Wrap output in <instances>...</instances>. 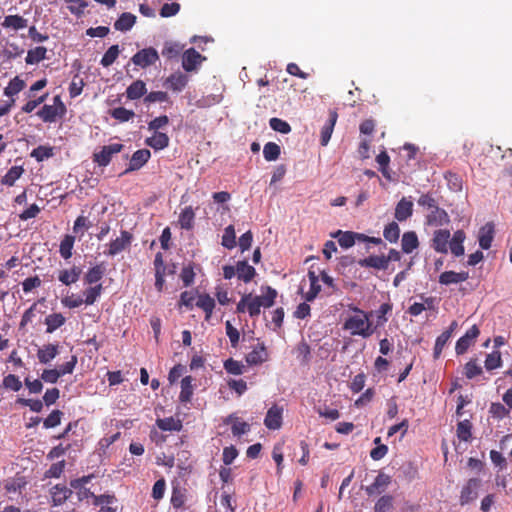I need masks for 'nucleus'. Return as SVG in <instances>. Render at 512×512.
<instances>
[{
    "label": "nucleus",
    "instance_id": "obj_18",
    "mask_svg": "<svg viewBox=\"0 0 512 512\" xmlns=\"http://www.w3.org/2000/svg\"><path fill=\"white\" fill-rule=\"evenodd\" d=\"M72 494V490L65 485L57 484L51 489L54 506L63 504Z\"/></svg>",
    "mask_w": 512,
    "mask_h": 512
},
{
    "label": "nucleus",
    "instance_id": "obj_27",
    "mask_svg": "<svg viewBox=\"0 0 512 512\" xmlns=\"http://www.w3.org/2000/svg\"><path fill=\"white\" fill-rule=\"evenodd\" d=\"M196 306L205 312V319L209 320L215 308V301L208 294H202L198 296Z\"/></svg>",
    "mask_w": 512,
    "mask_h": 512
},
{
    "label": "nucleus",
    "instance_id": "obj_22",
    "mask_svg": "<svg viewBox=\"0 0 512 512\" xmlns=\"http://www.w3.org/2000/svg\"><path fill=\"white\" fill-rule=\"evenodd\" d=\"M494 236V226L492 223H487L479 231V245L482 249H489L491 247Z\"/></svg>",
    "mask_w": 512,
    "mask_h": 512
},
{
    "label": "nucleus",
    "instance_id": "obj_35",
    "mask_svg": "<svg viewBox=\"0 0 512 512\" xmlns=\"http://www.w3.org/2000/svg\"><path fill=\"white\" fill-rule=\"evenodd\" d=\"M402 250L409 254L418 247V238L415 232H406L402 236Z\"/></svg>",
    "mask_w": 512,
    "mask_h": 512
},
{
    "label": "nucleus",
    "instance_id": "obj_31",
    "mask_svg": "<svg viewBox=\"0 0 512 512\" xmlns=\"http://www.w3.org/2000/svg\"><path fill=\"white\" fill-rule=\"evenodd\" d=\"M256 271L254 267L249 265L246 261H239L237 263V276L240 280L248 283L254 277Z\"/></svg>",
    "mask_w": 512,
    "mask_h": 512
},
{
    "label": "nucleus",
    "instance_id": "obj_58",
    "mask_svg": "<svg viewBox=\"0 0 512 512\" xmlns=\"http://www.w3.org/2000/svg\"><path fill=\"white\" fill-rule=\"evenodd\" d=\"M134 112L123 107L115 108L112 111V117L120 122H127L134 117Z\"/></svg>",
    "mask_w": 512,
    "mask_h": 512
},
{
    "label": "nucleus",
    "instance_id": "obj_60",
    "mask_svg": "<svg viewBox=\"0 0 512 512\" xmlns=\"http://www.w3.org/2000/svg\"><path fill=\"white\" fill-rule=\"evenodd\" d=\"M63 413L60 410H54L50 413V415L43 421L44 427L54 428L61 423V417Z\"/></svg>",
    "mask_w": 512,
    "mask_h": 512
},
{
    "label": "nucleus",
    "instance_id": "obj_45",
    "mask_svg": "<svg viewBox=\"0 0 512 512\" xmlns=\"http://www.w3.org/2000/svg\"><path fill=\"white\" fill-rule=\"evenodd\" d=\"M221 244L230 250L236 246V235L233 225H229L224 229Z\"/></svg>",
    "mask_w": 512,
    "mask_h": 512
},
{
    "label": "nucleus",
    "instance_id": "obj_5",
    "mask_svg": "<svg viewBox=\"0 0 512 512\" xmlns=\"http://www.w3.org/2000/svg\"><path fill=\"white\" fill-rule=\"evenodd\" d=\"M66 113V107L64 104L58 106L44 105L38 112L37 115L48 123L56 121L57 117H62Z\"/></svg>",
    "mask_w": 512,
    "mask_h": 512
},
{
    "label": "nucleus",
    "instance_id": "obj_28",
    "mask_svg": "<svg viewBox=\"0 0 512 512\" xmlns=\"http://www.w3.org/2000/svg\"><path fill=\"white\" fill-rule=\"evenodd\" d=\"M170 88L176 92H180L188 83V76L182 72L172 74L166 81Z\"/></svg>",
    "mask_w": 512,
    "mask_h": 512
},
{
    "label": "nucleus",
    "instance_id": "obj_36",
    "mask_svg": "<svg viewBox=\"0 0 512 512\" xmlns=\"http://www.w3.org/2000/svg\"><path fill=\"white\" fill-rule=\"evenodd\" d=\"M47 49L43 46L30 49L27 53L25 61L27 64H37L46 58Z\"/></svg>",
    "mask_w": 512,
    "mask_h": 512
},
{
    "label": "nucleus",
    "instance_id": "obj_37",
    "mask_svg": "<svg viewBox=\"0 0 512 512\" xmlns=\"http://www.w3.org/2000/svg\"><path fill=\"white\" fill-rule=\"evenodd\" d=\"M157 426L163 431H180L182 429V422L173 417H167L158 419Z\"/></svg>",
    "mask_w": 512,
    "mask_h": 512
},
{
    "label": "nucleus",
    "instance_id": "obj_49",
    "mask_svg": "<svg viewBox=\"0 0 512 512\" xmlns=\"http://www.w3.org/2000/svg\"><path fill=\"white\" fill-rule=\"evenodd\" d=\"M472 425L469 420H464L457 425V436L462 441H469L472 437L471 433Z\"/></svg>",
    "mask_w": 512,
    "mask_h": 512
},
{
    "label": "nucleus",
    "instance_id": "obj_51",
    "mask_svg": "<svg viewBox=\"0 0 512 512\" xmlns=\"http://www.w3.org/2000/svg\"><path fill=\"white\" fill-rule=\"evenodd\" d=\"M502 365L501 354L499 351H493L486 356L485 368L488 371L499 368Z\"/></svg>",
    "mask_w": 512,
    "mask_h": 512
},
{
    "label": "nucleus",
    "instance_id": "obj_53",
    "mask_svg": "<svg viewBox=\"0 0 512 512\" xmlns=\"http://www.w3.org/2000/svg\"><path fill=\"white\" fill-rule=\"evenodd\" d=\"M384 238L391 243L397 242L400 235V229L397 223L392 222L388 224L383 232Z\"/></svg>",
    "mask_w": 512,
    "mask_h": 512
},
{
    "label": "nucleus",
    "instance_id": "obj_25",
    "mask_svg": "<svg viewBox=\"0 0 512 512\" xmlns=\"http://www.w3.org/2000/svg\"><path fill=\"white\" fill-rule=\"evenodd\" d=\"M146 144L155 150H161L169 145V137L162 132H154V134L146 139Z\"/></svg>",
    "mask_w": 512,
    "mask_h": 512
},
{
    "label": "nucleus",
    "instance_id": "obj_19",
    "mask_svg": "<svg viewBox=\"0 0 512 512\" xmlns=\"http://www.w3.org/2000/svg\"><path fill=\"white\" fill-rule=\"evenodd\" d=\"M450 221L447 212L444 209L439 208L438 206L435 209L431 210V212L427 216V222L432 226H443L448 224Z\"/></svg>",
    "mask_w": 512,
    "mask_h": 512
},
{
    "label": "nucleus",
    "instance_id": "obj_6",
    "mask_svg": "<svg viewBox=\"0 0 512 512\" xmlns=\"http://www.w3.org/2000/svg\"><path fill=\"white\" fill-rule=\"evenodd\" d=\"M481 481L477 478H471L463 487L460 495V502L462 505L468 504L475 500L478 496V489L480 488Z\"/></svg>",
    "mask_w": 512,
    "mask_h": 512
},
{
    "label": "nucleus",
    "instance_id": "obj_40",
    "mask_svg": "<svg viewBox=\"0 0 512 512\" xmlns=\"http://www.w3.org/2000/svg\"><path fill=\"white\" fill-rule=\"evenodd\" d=\"M74 242L75 237L72 235H65L64 238L61 240L59 252L64 259L71 258Z\"/></svg>",
    "mask_w": 512,
    "mask_h": 512
},
{
    "label": "nucleus",
    "instance_id": "obj_9",
    "mask_svg": "<svg viewBox=\"0 0 512 512\" xmlns=\"http://www.w3.org/2000/svg\"><path fill=\"white\" fill-rule=\"evenodd\" d=\"M205 60L199 52H197L194 48H190L186 50L182 57V67L185 71L191 72L197 68L201 62Z\"/></svg>",
    "mask_w": 512,
    "mask_h": 512
},
{
    "label": "nucleus",
    "instance_id": "obj_14",
    "mask_svg": "<svg viewBox=\"0 0 512 512\" xmlns=\"http://www.w3.org/2000/svg\"><path fill=\"white\" fill-rule=\"evenodd\" d=\"M268 360V353L264 343H258L253 350L246 355L249 365H258Z\"/></svg>",
    "mask_w": 512,
    "mask_h": 512
},
{
    "label": "nucleus",
    "instance_id": "obj_26",
    "mask_svg": "<svg viewBox=\"0 0 512 512\" xmlns=\"http://www.w3.org/2000/svg\"><path fill=\"white\" fill-rule=\"evenodd\" d=\"M2 26L15 31L21 30L27 27V19L20 15H8L4 18Z\"/></svg>",
    "mask_w": 512,
    "mask_h": 512
},
{
    "label": "nucleus",
    "instance_id": "obj_16",
    "mask_svg": "<svg viewBox=\"0 0 512 512\" xmlns=\"http://www.w3.org/2000/svg\"><path fill=\"white\" fill-rule=\"evenodd\" d=\"M468 277V272L445 271L439 276V283L442 285L457 284L466 281Z\"/></svg>",
    "mask_w": 512,
    "mask_h": 512
},
{
    "label": "nucleus",
    "instance_id": "obj_32",
    "mask_svg": "<svg viewBox=\"0 0 512 512\" xmlns=\"http://www.w3.org/2000/svg\"><path fill=\"white\" fill-rule=\"evenodd\" d=\"M66 319L61 313H53L45 318V324L47 325L46 332L53 333L55 330L64 325Z\"/></svg>",
    "mask_w": 512,
    "mask_h": 512
},
{
    "label": "nucleus",
    "instance_id": "obj_42",
    "mask_svg": "<svg viewBox=\"0 0 512 512\" xmlns=\"http://www.w3.org/2000/svg\"><path fill=\"white\" fill-rule=\"evenodd\" d=\"M280 146L274 142H268L264 145L263 156L266 161H275L280 156Z\"/></svg>",
    "mask_w": 512,
    "mask_h": 512
},
{
    "label": "nucleus",
    "instance_id": "obj_34",
    "mask_svg": "<svg viewBox=\"0 0 512 512\" xmlns=\"http://www.w3.org/2000/svg\"><path fill=\"white\" fill-rule=\"evenodd\" d=\"M263 294L261 296H258L260 299L261 308H270L274 305L275 299L277 297V291L270 287L266 286L265 288H261Z\"/></svg>",
    "mask_w": 512,
    "mask_h": 512
},
{
    "label": "nucleus",
    "instance_id": "obj_29",
    "mask_svg": "<svg viewBox=\"0 0 512 512\" xmlns=\"http://www.w3.org/2000/svg\"><path fill=\"white\" fill-rule=\"evenodd\" d=\"M81 275V269L74 266L70 270H61L58 275V280L65 285H71L78 281Z\"/></svg>",
    "mask_w": 512,
    "mask_h": 512
},
{
    "label": "nucleus",
    "instance_id": "obj_59",
    "mask_svg": "<svg viewBox=\"0 0 512 512\" xmlns=\"http://www.w3.org/2000/svg\"><path fill=\"white\" fill-rule=\"evenodd\" d=\"M67 2L69 11L78 17L84 13V9L88 6V3L83 0H67Z\"/></svg>",
    "mask_w": 512,
    "mask_h": 512
},
{
    "label": "nucleus",
    "instance_id": "obj_33",
    "mask_svg": "<svg viewBox=\"0 0 512 512\" xmlns=\"http://www.w3.org/2000/svg\"><path fill=\"white\" fill-rule=\"evenodd\" d=\"M331 237L336 238L339 245L344 249H348L355 244L352 231L338 230L332 233Z\"/></svg>",
    "mask_w": 512,
    "mask_h": 512
},
{
    "label": "nucleus",
    "instance_id": "obj_3",
    "mask_svg": "<svg viewBox=\"0 0 512 512\" xmlns=\"http://www.w3.org/2000/svg\"><path fill=\"white\" fill-rule=\"evenodd\" d=\"M159 59V55L156 49L149 47L138 51L133 55L131 61L136 66H140L141 68H146L150 65H153Z\"/></svg>",
    "mask_w": 512,
    "mask_h": 512
},
{
    "label": "nucleus",
    "instance_id": "obj_30",
    "mask_svg": "<svg viewBox=\"0 0 512 512\" xmlns=\"http://www.w3.org/2000/svg\"><path fill=\"white\" fill-rule=\"evenodd\" d=\"M192 381H193V379L191 376H185L181 380V391H180V395H179V400L181 403L190 402L192 395H193Z\"/></svg>",
    "mask_w": 512,
    "mask_h": 512
},
{
    "label": "nucleus",
    "instance_id": "obj_39",
    "mask_svg": "<svg viewBox=\"0 0 512 512\" xmlns=\"http://www.w3.org/2000/svg\"><path fill=\"white\" fill-rule=\"evenodd\" d=\"M195 214L191 207L183 209L179 216V224L182 229L190 230L194 224Z\"/></svg>",
    "mask_w": 512,
    "mask_h": 512
},
{
    "label": "nucleus",
    "instance_id": "obj_62",
    "mask_svg": "<svg viewBox=\"0 0 512 512\" xmlns=\"http://www.w3.org/2000/svg\"><path fill=\"white\" fill-rule=\"evenodd\" d=\"M465 376L468 379H472L482 373V368L479 366L475 360H470L465 365Z\"/></svg>",
    "mask_w": 512,
    "mask_h": 512
},
{
    "label": "nucleus",
    "instance_id": "obj_24",
    "mask_svg": "<svg viewBox=\"0 0 512 512\" xmlns=\"http://www.w3.org/2000/svg\"><path fill=\"white\" fill-rule=\"evenodd\" d=\"M146 92V84L142 80H136L127 87L126 96L130 100H136L144 96Z\"/></svg>",
    "mask_w": 512,
    "mask_h": 512
},
{
    "label": "nucleus",
    "instance_id": "obj_61",
    "mask_svg": "<svg viewBox=\"0 0 512 512\" xmlns=\"http://www.w3.org/2000/svg\"><path fill=\"white\" fill-rule=\"evenodd\" d=\"M489 412L494 418L503 419L509 415V410L501 403H492Z\"/></svg>",
    "mask_w": 512,
    "mask_h": 512
},
{
    "label": "nucleus",
    "instance_id": "obj_50",
    "mask_svg": "<svg viewBox=\"0 0 512 512\" xmlns=\"http://www.w3.org/2000/svg\"><path fill=\"white\" fill-rule=\"evenodd\" d=\"M224 369L229 374L241 375L244 373L245 366L240 361L230 358L224 362Z\"/></svg>",
    "mask_w": 512,
    "mask_h": 512
},
{
    "label": "nucleus",
    "instance_id": "obj_20",
    "mask_svg": "<svg viewBox=\"0 0 512 512\" xmlns=\"http://www.w3.org/2000/svg\"><path fill=\"white\" fill-rule=\"evenodd\" d=\"M358 264L365 268H374L377 270H386L388 268L387 260L384 255L381 256H369L367 258L359 260Z\"/></svg>",
    "mask_w": 512,
    "mask_h": 512
},
{
    "label": "nucleus",
    "instance_id": "obj_2",
    "mask_svg": "<svg viewBox=\"0 0 512 512\" xmlns=\"http://www.w3.org/2000/svg\"><path fill=\"white\" fill-rule=\"evenodd\" d=\"M123 148L124 145L120 143H112L109 145H105L101 148L99 152L94 153L93 160L99 166L106 167L109 165L112 156L114 154L121 152Z\"/></svg>",
    "mask_w": 512,
    "mask_h": 512
},
{
    "label": "nucleus",
    "instance_id": "obj_21",
    "mask_svg": "<svg viewBox=\"0 0 512 512\" xmlns=\"http://www.w3.org/2000/svg\"><path fill=\"white\" fill-rule=\"evenodd\" d=\"M413 212V203L410 200H407L406 198H402L395 208V218L398 221H405L407 220Z\"/></svg>",
    "mask_w": 512,
    "mask_h": 512
},
{
    "label": "nucleus",
    "instance_id": "obj_64",
    "mask_svg": "<svg viewBox=\"0 0 512 512\" xmlns=\"http://www.w3.org/2000/svg\"><path fill=\"white\" fill-rule=\"evenodd\" d=\"M17 402L19 404H21L22 406H27L29 407L33 412H36V413H39L42 411L43 409V402L41 400H38V399H24V398H19L17 400Z\"/></svg>",
    "mask_w": 512,
    "mask_h": 512
},
{
    "label": "nucleus",
    "instance_id": "obj_17",
    "mask_svg": "<svg viewBox=\"0 0 512 512\" xmlns=\"http://www.w3.org/2000/svg\"><path fill=\"white\" fill-rule=\"evenodd\" d=\"M58 348L59 346L57 344L44 345L37 352L39 362L42 364L50 363L59 354Z\"/></svg>",
    "mask_w": 512,
    "mask_h": 512
},
{
    "label": "nucleus",
    "instance_id": "obj_52",
    "mask_svg": "<svg viewBox=\"0 0 512 512\" xmlns=\"http://www.w3.org/2000/svg\"><path fill=\"white\" fill-rule=\"evenodd\" d=\"M393 497L391 495H384L380 497L374 506V512H388L393 507Z\"/></svg>",
    "mask_w": 512,
    "mask_h": 512
},
{
    "label": "nucleus",
    "instance_id": "obj_11",
    "mask_svg": "<svg viewBox=\"0 0 512 512\" xmlns=\"http://www.w3.org/2000/svg\"><path fill=\"white\" fill-rule=\"evenodd\" d=\"M390 483L391 477L385 473L380 472L375 478L374 482L371 485L365 487V492L369 496L381 494L385 491Z\"/></svg>",
    "mask_w": 512,
    "mask_h": 512
},
{
    "label": "nucleus",
    "instance_id": "obj_48",
    "mask_svg": "<svg viewBox=\"0 0 512 512\" xmlns=\"http://www.w3.org/2000/svg\"><path fill=\"white\" fill-rule=\"evenodd\" d=\"M247 312L250 317H257L261 312V304L258 296L247 294Z\"/></svg>",
    "mask_w": 512,
    "mask_h": 512
},
{
    "label": "nucleus",
    "instance_id": "obj_54",
    "mask_svg": "<svg viewBox=\"0 0 512 512\" xmlns=\"http://www.w3.org/2000/svg\"><path fill=\"white\" fill-rule=\"evenodd\" d=\"M269 125L274 131L282 134H288L291 131V126L289 123L280 118H271L269 120Z\"/></svg>",
    "mask_w": 512,
    "mask_h": 512
},
{
    "label": "nucleus",
    "instance_id": "obj_23",
    "mask_svg": "<svg viewBox=\"0 0 512 512\" xmlns=\"http://www.w3.org/2000/svg\"><path fill=\"white\" fill-rule=\"evenodd\" d=\"M136 22V16L129 12L122 13L114 23V28L118 31L126 32L132 29Z\"/></svg>",
    "mask_w": 512,
    "mask_h": 512
},
{
    "label": "nucleus",
    "instance_id": "obj_43",
    "mask_svg": "<svg viewBox=\"0 0 512 512\" xmlns=\"http://www.w3.org/2000/svg\"><path fill=\"white\" fill-rule=\"evenodd\" d=\"M23 168L20 166L11 167L2 178L1 182L7 186H13L15 182L21 177Z\"/></svg>",
    "mask_w": 512,
    "mask_h": 512
},
{
    "label": "nucleus",
    "instance_id": "obj_46",
    "mask_svg": "<svg viewBox=\"0 0 512 512\" xmlns=\"http://www.w3.org/2000/svg\"><path fill=\"white\" fill-rule=\"evenodd\" d=\"M25 87V82L19 77L13 78L4 89V95L7 97L18 94Z\"/></svg>",
    "mask_w": 512,
    "mask_h": 512
},
{
    "label": "nucleus",
    "instance_id": "obj_47",
    "mask_svg": "<svg viewBox=\"0 0 512 512\" xmlns=\"http://www.w3.org/2000/svg\"><path fill=\"white\" fill-rule=\"evenodd\" d=\"M120 49L118 45H112L109 47V49L105 52L103 55L100 63L103 67H109L111 66L117 57L119 56Z\"/></svg>",
    "mask_w": 512,
    "mask_h": 512
},
{
    "label": "nucleus",
    "instance_id": "obj_1",
    "mask_svg": "<svg viewBox=\"0 0 512 512\" xmlns=\"http://www.w3.org/2000/svg\"><path fill=\"white\" fill-rule=\"evenodd\" d=\"M351 310L354 314L346 318L343 329L349 331L353 336H362L363 338L371 336L374 329L368 314L357 307H352Z\"/></svg>",
    "mask_w": 512,
    "mask_h": 512
},
{
    "label": "nucleus",
    "instance_id": "obj_10",
    "mask_svg": "<svg viewBox=\"0 0 512 512\" xmlns=\"http://www.w3.org/2000/svg\"><path fill=\"white\" fill-rule=\"evenodd\" d=\"M450 232L446 229H439L434 232L432 244L433 249L439 253L446 254L450 240Z\"/></svg>",
    "mask_w": 512,
    "mask_h": 512
},
{
    "label": "nucleus",
    "instance_id": "obj_13",
    "mask_svg": "<svg viewBox=\"0 0 512 512\" xmlns=\"http://www.w3.org/2000/svg\"><path fill=\"white\" fill-rule=\"evenodd\" d=\"M282 408L273 405L267 412L264 424L268 429L276 430L282 425Z\"/></svg>",
    "mask_w": 512,
    "mask_h": 512
},
{
    "label": "nucleus",
    "instance_id": "obj_44",
    "mask_svg": "<svg viewBox=\"0 0 512 512\" xmlns=\"http://www.w3.org/2000/svg\"><path fill=\"white\" fill-rule=\"evenodd\" d=\"M227 423H232V433L234 436H241L247 433L250 430V426L248 423L239 421L237 418H234L232 415L228 417Z\"/></svg>",
    "mask_w": 512,
    "mask_h": 512
},
{
    "label": "nucleus",
    "instance_id": "obj_55",
    "mask_svg": "<svg viewBox=\"0 0 512 512\" xmlns=\"http://www.w3.org/2000/svg\"><path fill=\"white\" fill-rule=\"evenodd\" d=\"M31 156L39 162L44 161L53 156V149L47 146H38L32 151Z\"/></svg>",
    "mask_w": 512,
    "mask_h": 512
},
{
    "label": "nucleus",
    "instance_id": "obj_57",
    "mask_svg": "<svg viewBox=\"0 0 512 512\" xmlns=\"http://www.w3.org/2000/svg\"><path fill=\"white\" fill-rule=\"evenodd\" d=\"M3 386L6 389L17 392L22 388V383L16 375L8 374L3 379Z\"/></svg>",
    "mask_w": 512,
    "mask_h": 512
},
{
    "label": "nucleus",
    "instance_id": "obj_41",
    "mask_svg": "<svg viewBox=\"0 0 512 512\" xmlns=\"http://www.w3.org/2000/svg\"><path fill=\"white\" fill-rule=\"evenodd\" d=\"M102 290H103L102 284H97L93 287L87 288L83 292V294L85 296V298L83 299L84 303L86 305H93L97 301V299L100 297Z\"/></svg>",
    "mask_w": 512,
    "mask_h": 512
},
{
    "label": "nucleus",
    "instance_id": "obj_7",
    "mask_svg": "<svg viewBox=\"0 0 512 512\" xmlns=\"http://www.w3.org/2000/svg\"><path fill=\"white\" fill-rule=\"evenodd\" d=\"M132 236L127 231H121L120 237L111 241L109 249L106 252L108 256H115L124 251L131 244Z\"/></svg>",
    "mask_w": 512,
    "mask_h": 512
},
{
    "label": "nucleus",
    "instance_id": "obj_63",
    "mask_svg": "<svg viewBox=\"0 0 512 512\" xmlns=\"http://www.w3.org/2000/svg\"><path fill=\"white\" fill-rule=\"evenodd\" d=\"M180 10L178 3H165L160 9V16L167 18L175 16Z\"/></svg>",
    "mask_w": 512,
    "mask_h": 512
},
{
    "label": "nucleus",
    "instance_id": "obj_56",
    "mask_svg": "<svg viewBox=\"0 0 512 512\" xmlns=\"http://www.w3.org/2000/svg\"><path fill=\"white\" fill-rule=\"evenodd\" d=\"M450 339V332H442L435 341L434 357L438 358Z\"/></svg>",
    "mask_w": 512,
    "mask_h": 512
},
{
    "label": "nucleus",
    "instance_id": "obj_12",
    "mask_svg": "<svg viewBox=\"0 0 512 512\" xmlns=\"http://www.w3.org/2000/svg\"><path fill=\"white\" fill-rule=\"evenodd\" d=\"M337 119H338L337 112L335 110H331L329 112L328 120L326 121V123L324 124V126L321 129L320 143L322 146H326L329 143L332 133H333V130H334V127H335V124L337 122Z\"/></svg>",
    "mask_w": 512,
    "mask_h": 512
},
{
    "label": "nucleus",
    "instance_id": "obj_15",
    "mask_svg": "<svg viewBox=\"0 0 512 512\" xmlns=\"http://www.w3.org/2000/svg\"><path fill=\"white\" fill-rule=\"evenodd\" d=\"M466 235L464 231L457 230L454 232L452 238L450 237L448 249L455 257L464 255L463 242L465 241Z\"/></svg>",
    "mask_w": 512,
    "mask_h": 512
},
{
    "label": "nucleus",
    "instance_id": "obj_4",
    "mask_svg": "<svg viewBox=\"0 0 512 512\" xmlns=\"http://www.w3.org/2000/svg\"><path fill=\"white\" fill-rule=\"evenodd\" d=\"M480 331L476 325H473L464 336L460 337L455 346V351L457 355L464 354L468 348L472 345L474 340L478 337Z\"/></svg>",
    "mask_w": 512,
    "mask_h": 512
},
{
    "label": "nucleus",
    "instance_id": "obj_38",
    "mask_svg": "<svg viewBox=\"0 0 512 512\" xmlns=\"http://www.w3.org/2000/svg\"><path fill=\"white\" fill-rule=\"evenodd\" d=\"M105 273V267L103 264H98L92 268H90L85 277L84 280L87 284H94L101 280Z\"/></svg>",
    "mask_w": 512,
    "mask_h": 512
},
{
    "label": "nucleus",
    "instance_id": "obj_8",
    "mask_svg": "<svg viewBox=\"0 0 512 512\" xmlns=\"http://www.w3.org/2000/svg\"><path fill=\"white\" fill-rule=\"evenodd\" d=\"M151 157V152L148 149H140L133 153L128 167L125 169L123 174L130 173L132 171L139 170Z\"/></svg>",
    "mask_w": 512,
    "mask_h": 512
}]
</instances>
